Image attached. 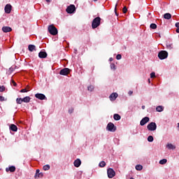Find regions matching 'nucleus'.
Segmentation results:
<instances>
[{
	"label": "nucleus",
	"instance_id": "79ce46f5",
	"mask_svg": "<svg viewBox=\"0 0 179 179\" xmlns=\"http://www.w3.org/2000/svg\"><path fill=\"white\" fill-rule=\"evenodd\" d=\"M128 94H129V96H132V94H134V92L129 91Z\"/></svg>",
	"mask_w": 179,
	"mask_h": 179
},
{
	"label": "nucleus",
	"instance_id": "39448f33",
	"mask_svg": "<svg viewBox=\"0 0 179 179\" xmlns=\"http://www.w3.org/2000/svg\"><path fill=\"white\" fill-rule=\"evenodd\" d=\"M169 57V53L165 50H162L158 53L159 59H166Z\"/></svg>",
	"mask_w": 179,
	"mask_h": 179
},
{
	"label": "nucleus",
	"instance_id": "0eeeda50",
	"mask_svg": "<svg viewBox=\"0 0 179 179\" xmlns=\"http://www.w3.org/2000/svg\"><path fill=\"white\" fill-rule=\"evenodd\" d=\"M69 73H71V69L69 68H64L59 71V75H62L63 76H66Z\"/></svg>",
	"mask_w": 179,
	"mask_h": 179
},
{
	"label": "nucleus",
	"instance_id": "603ef678",
	"mask_svg": "<svg viewBox=\"0 0 179 179\" xmlns=\"http://www.w3.org/2000/svg\"><path fill=\"white\" fill-rule=\"evenodd\" d=\"M148 83H150V78L148 79Z\"/></svg>",
	"mask_w": 179,
	"mask_h": 179
},
{
	"label": "nucleus",
	"instance_id": "72a5a7b5",
	"mask_svg": "<svg viewBox=\"0 0 179 179\" xmlns=\"http://www.w3.org/2000/svg\"><path fill=\"white\" fill-rule=\"evenodd\" d=\"M49 169H50V165L47 164V165L43 166V170L45 171H47Z\"/></svg>",
	"mask_w": 179,
	"mask_h": 179
},
{
	"label": "nucleus",
	"instance_id": "7ed1b4c3",
	"mask_svg": "<svg viewBox=\"0 0 179 179\" xmlns=\"http://www.w3.org/2000/svg\"><path fill=\"white\" fill-rule=\"evenodd\" d=\"M106 129H107V131H109L110 132H115V131H117V127H115V125H114V123L109 122L107 124Z\"/></svg>",
	"mask_w": 179,
	"mask_h": 179
},
{
	"label": "nucleus",
	"instance_id": "3c124183",
	"mask_svg": "<svg viewBox=\"0 0 179 179\" xmlns=\"http://www.w3.org/2000/svg\"><path fill=\"white\" fill-rule=\"evenodd\" d=\"M46 2H51V0H45Z\"/></svg>",
	"mask_w": 179,
	"mask_h": 179
},
{
	"label": "nucleus",
	"instance_id": "1a4fd4ad",
	"mask_svg": "<svg viewBox=\"0 0 179 179\" xmlns=\"http://www.w3.org/2000/svg\"><path fill=\"white\" fill-rule=\"evenodd\" d=\"M35 97L38 99V100H47V97L44 94L37 93L35 94Z\"/></svg>",
	"mask_w": 179,
	"mask_h": 179
},
{
	"label": "nucleus",
	"instance_id": "c03bdc74",
	"mask_svg": "<svg viewBox=\"0 0 179 179\" xmlns=\"http://www.w3.org/2000/svg\"><path fill=\"white\" fill-rule=\"evenodd\" d=\"M69 113L70 114H72V113H73V109H69Z\"/></svg>",
	"mask_w": 179,
	"mask_h": 179
},
{
	"label": "nucleus",
	"instance_id": "f3484780",
	"mask_svg": "<svg viewBox=\"0 0 179 179\" xmlns=\"http://www.w3.org/2000/svg\"><path fill=\"white\" fill-rule=\"evenodd\" d=\"M2 31L3 33H9L10 31H12V28H10V27H3Z\"/></svg>",
	"mask_w": 179,
	"mask_h": 179
},
{
	"label": "nucleus",
	"instance_id": "2eb2a0df",
	"mask_svg": "<svg viewBox=\"0 0 179 179\" xmlns=\"http://www.w3.org/2000/svg\"><path fill=\"white\" fill-rule=\"evenodd\" d=\"M41 177H43V173H40V169H37L36 171L34 178H41Z\"/></svg>",
	"mask_w": 179,
	"mask_h": 179
},
{
	"label": "nucleus",
	"instance_id": "a211bd4d",
	"mask_svg": "<svg viewBox=\"0 0 179 179\" xmlns=\"http://www.w3.org/2000/svg\"><path fill=\"white\" fill-rule=\"evenodd\" d=\"M9 128L10 131H13V132H17V126L15 124H10Z\"/></svg>",
	"mask_w": 179,
	"mask_h": 179
},
{
	"label": "nucleus",
	"instance_id": "2f4dec72",
	"mask_svg": "<svg viewBox=\"0 0 179 179\" xmlns=\"http://www.w3.org/2000/svg\"><path fill=\"white\" fill-rule=\"evenodd\" d=\"M99 167H106V162L104 161H102L99 164Z\"/></svg>",
	"mask_w": 179,
	"mask_h": 179
},
{
	"label": "nucleus",
	"instance_id": "393cba45",
	"mask_svg": "<svg viewBox=\"0 0 179 179\" xmlns=\"http://www.w3.org/2000/svg\"><path fill=\"white\" fill-rule=\"evenodd\" d=\"M142 169H143V166H142V165L141 164H138L136 166V170H137V171H141Z\"/></svg>",
	"mask_w": 179,
	"mask_h": 179
},
{
	"label": "nucleus",
	"instance_id": "a18cd8bd",
	"mask_svg": "<svg viewBox=\"0 0 179 179\" xmlns=\"http://www.w3.org/2000/svg\"><path fill=\"white\" fill-rule=\"evenodd\" d=\"M176 27H178V29H179V22L176 23Z\"/></svg>",
	"mask_w": 179,
	"mask_h": 179
},
{
	"label": "nucleus",
	"instance_id": "864d4df0",
	"mask_svg": "<svg viewBox=\"0 0 179 179\" xmlns=\"http://www.w3.org/2000/svg\"><path fill=\"white\" fill-rule=\"evenodd\" d=\"M94 1H97V0H94Z\"/></svg>",
	"mask_w": 179,
	"mask_h": 179
},
{
	"label": "nucleus",
	"instance_id": "bb28decb",
	"mask_svg": "<svg viewBox=\"0 0 179 179\" xmlns=\"http://www.w3.org/2000/svg\"><path fill=\"white\" fill-rule=\"evenodd\" d=\"M22 102H23V99L22 98H17L16 99L17 104H22Z\"/></svg>",
	"mask_w": 179,
	"mask_h": 179
},
{
	"label": "nucleus",
	"instance_id": "4c0bfd02",
	"mask_svg": "<svg viewBox=\"0 0 179 179\" xmlns=\"http://www.w3.org/2000/svg\"><path fill=\"white\" fill-rule=\"evenodd\" d=\"M0 92H5V86H0Z\"/></svg>",
	"mask_w": 179,
	"mask_h": 179
},
{
	"label": "nucleus",
	"instance_id": "5701e85b",
	"mask_svg": "<svg viewBox=\"0 0 179 179\" xmlns=\"http://www.w3.org/2000/svg\"><path fill=\"white\" fill-rule=\"evenodd\" d=\"M24 103H30V96H25L22 99Z\"/></svg>",
	"mask_w": 179,
	"mask_h": 179
},
{
	"label": "nucleus",
	"instance_id": "7c9ffc66",
	"mask_svg": "<svg viewBox=\"0 0 179 179\" xmlns=\"http://www.w3.org/2000/svg\"><path fill=\"white\" fill-rule=\"evenodd\" d=\"M166 163H167V160L166 159H163L159 161V164H166Z\"/></svg>",
	"mask_w": 179,
	"mask_h": 179
},
{
	"label": "nucleus",
	"instance_id": "de8ad7c7",
	"mask_svg": "<svg viewBox=\"0 0 179 179\" xmlns=\"http://www.w3.org/2000/svg\"><path fill=\"white\" fill-rule=\"evenodd\" d=\"M176 33H179V28L176 29Z\"/></svg>",
	"mask_w": 179,
	"mask_h": 179
},
{
	"label": "nucleus",
	"instance_id": "c756f323",
	"mask_svg": "<svg viewBox=\"0 0 179 179\" xmlns=\"http://www.w3.org/2000/svg\"><path fill=\"white\" fill-rule=\"evenodd\" d=\"M150 29H157V25L155 23H152L150 25Z\"/></svg>",
	"mask_w": 179,
	"mask_h": 179
},
{
	"label": "nucleus",
	"instance_id": "dca6fc26",
	"mask_svg": "<svg viewBox=\"0 0 179 179\" xmlns=\"http://www.w3.org/2000/svg\"><path fill=\"white\" fill-rule=\"evenodd\" d=\"M75 167H80V164H82V161L80 159H77L73 162Z\"/></svg>",
	"mask_w": 179,
	"mask_h": 179
},
{
	"label": "nucleus",
	"instance_id": "ddd939ff",
	"mask_svg": "<svg viewBox=\"0 0 179 179\" xmlns=\"http://www.w3.org/2000/svg\"><path fill=\"white\" fill-rule=\"evenodd\" d=\"M48 55L46 53L45 51L44 50H41L39 53H38V57L39 58H42L44 59Z\"/></svg>",
	"mask_w": 179,
	"mask_h": 179
},
{
	"label": "nucleus",
	"instance_id": "a878e982",
	"mask_svg": "<svg viewBox=\"0 0 179 179\" xmlns=\"http://www.w3.org/2000/svg\"><path fill=\"white\" fill-rule=\"evenodd\" d=\"M173 43L166 44V48L168 50H173Z\"/></svg>",
	"mask_w": 179,
	"mask_h": 179
},
{
	"label": "nucleus",
	"instance_id": "423d86ee",
	"mask_svg": "<svg viewBox=\"0 0 179 179\" xmlns=\"http://www.w3.org/2000/svg\"><path fill=\"white\" fill-rule=\"evenodd\" d=\"M147 129L148 131H156V129H157V125L155 122H152L148 124Z\"/></svg>",
	"mask_w": 179,
	"mask_h": 179
},
{
	"label": "nucleus",
	"instance_id": "6e6552de",
	"mask_svg": "<svg viewBox=\"0 0 179 179\" xmlns=\"http://www.w3.org/2000/svg\"><path fill=\"white\" fill-rule=\"evenodd\" d=\"M107 173L108 178H113L115 176V171L111 168L108 169Z\"/></svg>",
	"mask_w": 179,
	"mask_h": 179
},
{
	"label": "nucleus",
	"instance_id": "473e14b6",
	"mask_svg": "<svg viewBox=\"0 0 179 179\" xmlns=\"http://www.w3.org/2000/svg\"><path fill=\"white\" fill-rule=\"evenodd\" d=\"M153 140H154L153 136H149L148 137V142H153Z\"/></svg>",
	"mask_w": 179,
	"mask_h": 179
},
{
	"label": "nucleus",
	"instance_id": "8fccbe9b",
	"mask_svg": "<svg viewBox=\"0 0 179 179\" xmlns=\"http://www.w3.org/2000/svg\"><path fill=\"white\" fill-rule=\"evenodd\" d=\"M74 51H75L76 54V52H78V50L77 49H75Z\"/></svg>",
	"mask_w": 179,
	"mask_h": 179
},
{
	"label": "nucleus",
	"instance_id": "f03ea898",
	"mask_svg": "<svg viewBox=\"0 0 179 179\" xmlns=\"http://www.w3.org/2000/svg\"><path fill=\"white\" fill-rule=\"evenodd\" d=\"M48 31L52 36H57L58 34V29L54 25H50L48 27Z\"/></svg>",
	"mask_w": 179,
	"mask_h": 179
},
{
	"label": "nucleus",
	"instance_id": "58836bf2",
	"mask_svg": "<svg viewBox=\"0 0 179 179\" xmlns=\"http://www.w3.org/2000/svg\"><path fill=\"white\" fill-rule=\"evenodd\" d=\"M11 85H13V86H17V84H16V82L13 80H11Z\"/></svg>",
	"mask_w": 179,
	"mask_h": 179
},
{
	"label": "nucleus",
	"instance_id": "4468645a",
	"mask_svg": "<svg viewBox=\"0 0 179 179\" xmlns=\"http://www.w3.org/2000/svg\"><path fill=\"white\" fill-rule=\"evenodd\" d=\"M6 171L7 173L9 171H10V173H15V171H16V167H15L14 166H9L8 168L6 169Z\"/></svg>",
	"mask_w": 179,
	"mask_h": 179
},
{
	"label": "nucleus",
	"instance_id": "ea45409f",
	"mask_svg": "<svg viewBox=\"0 0 179 179\" xmlns=\"http://www.w3.org/2000/svg\"><path fill=\"white\" fill-rule=\"evenodd\" d=\"M123 13H126L127 12V10H128V9L127 8V7L126 6H124V8H123Z\"/></svg>",
	"mask_w": 179,
	"mask_h": 179
},
{
	"label": "nucleus",
	"instance_id": "cd10ccee",
	"mask_svg": "<svg viewBox=\"0 0 179 179\" xmlns=\"http://www.w3.org/2000/svg\"><path fill=\"white\" fill-rule=\"evenodd\" d=\"M110 69L115 71V69H117V66H115L114 63L110 64Z\"/></svg>",
	"mask_w": 179,
	"mask_h": 179
},
{
	"label": "nucleus",
	"instance_id": "b1692460",
	"mask_svg": "<svg viewBox=\"0 0 179 179\" xmlns=\"http://www.w3.org/2000/svg\"><path fill=\"white\" fill-rule=\"evenodd\" d=\"M163 110H164V108H163V106H159L156 108V111H157L158 113H162Z\"/></svg>",
	"mask_w": 179,
	"mask_h": 179
},
{
	"label": "nucleus",
	"instance_id": "f704fd0d",
	"mask_svg": "<svg viewBox=\"0 0 179 179\" xmlns=\"http://www.w3.org/2000/svg\"><path fill=\"white\" fill-rule=\"evenodd\" d=\"M20 93H27V92H29V90H27L26 88L21 90Z\"/></svg>",
	"mask_w": 179,
	"mask_h": 179
},
{
	"label": "nucleus",
	"instance_id": "09e8293b",
	"mask_svg": "<svg viewBox=\"0 0 179 179\" xmlns=\"http://www.w3.org/2000/svg\"><path fill=\"white\" fill-rule=\"evenodd\" d=\"M141 108H142L143 110H145V106H142Z\"/></svg>",
	"mask_w": 179,
	"mask_h": 179
},
{
	"label": "nucleus",
	"instance_id": "f257e3e1",
	"mask_svg": "<svg viewBox=\"0 0 179 179\" xmlns=\"http://www.w3.org/2000/svg\"><path fill=\"white\" fill-rule=\"evenodd\" d=\"M101 22V18L100 17H95L92 22V29H97V27L100 26Z\"/></svg>",
	"mask_w": 179,
	"mask_h": 179
},
{
	"label": "nucleus",
	"instance_id": "20e7f679",
	"mask_svg": "<svg viewBox=\"0 0 179 179\" xmlns=\"http://www.w3.org/2000/svg\"><path fill=\"white\" fill-rule=\"evenodd\" d=\"M66 12L69 14L75 13V12H76V7L75 5L71 4L70 6H67Z\"/></svg>",
	"mask_w": 179,
	"mask_h": 179
},
{
	"label": "nucleus",
	"instance_id": "6ab92c4d",
	"mask_svg": "<svg viewBox=\"0 0 179 179\" xmlns=\"http://www.w3.org/2000/svg\"><path fill=\"white\" fill-rule=\"evenodd\" d=\"M28 50L31 52H33V51H34V50H36V45H28Z\"/></svg>",
	"mask_w": 179,
	"mask_h": 179
},
{
	"label": "nucleus",
	"instance_id": "aec40b11",
	"mask_svg": "<svg viewBox=\"0 0 179 179\" xmlns=\"http://www.w3.org/2000/svg\"><path fill=\"white\" fill-rule=\"evenodd\" d=\"M113 118L115 121H120V120H121V116L119 114L115 113L113 115Z\"/></svg>",
	"mask_w": 179,
	"mask_h": 179
},
{
	"label": "nucleus",
	"instance_id": "c85d7f7f",
	"mask_svg": "<svg viewBox=\"0 0 179 179\" xmlns=\"http://www.w3.org/2000/svg\"><path fill=\"white\" fill-rule=\"evenodd\" d=\"M87 90L89 92H93V90H94V87L93 85H90L87 87Z\"/></svg>",
	"mask_w": 179,
	"mask_h": 179
},
{
	"label": "nucleus",
	"instance_id": "49530a36",
	"mask_svg": "<svg viewBox=\"0 0 179 179\" xmlns=\"http://www.w3.org/2000/svg\"><path fill=\"white\" fill-rule=\"evenodd\" d=\"M113 60H114V59H113V57L109 58V62H113Z\"/></svg>",
	"mask_w": 179,
	"mask_h": 179
},
{
	"label": "nucleus",
	"instance_id": "a19ab883",
	"mask_svg": "<svg viewBox=\"0 0 179 179\" xmlns=\"http://www.w3.org/2000/svg\"><path fill=\"white\" fill-rule=\"evenodd\" d=\"M0 101H5V97L0 96Z\"/></svg>",
	"mask_w": 179,
	"mask_h": 179
},
{
	"label": "nucleus",
	"instance_id": "9d476101",
	"mask_svg": "<svg viewBox=\"0 0 179 179\" xmlns=\"http://www.w3.org/2000/svg\"><path fill=\"white\" fill-rule=\"evenodd\" d=\"M117 97H118V94L113 92L109 96V99L110 101H115L117 100Z\"/></svg>",
	"mask_w": 179,
	"mask_h": 179
},
{
	"label": "nucleus",
	"instance_id": "9b49d317",
	"mask_svg": "<svg viewBox=\"0 0 179 179\" xmlns=\"http://www.w3.org/2000/svg\"><path fill=\"white\" fill-rule=\"evenodd\" d=\"M150 121V119L148 117H143L141 122H140V125H141V127H143V125H145V124H148V122Z\"/></svg>",
	"mask_w": 179,
	"mask_h": 179
},
{
	"label": "nucleus",
	"instance_id": "412c9836",
	"mask_svg": "<svg viewBox=\"0 0 179 179\" xmlns=\"http://www.w3.org/2000/svg\"><path fill=\"white\" fill-rule=\"evenodd\" d=\"M164 17L166 19V20H170V19H171V14L166 13L164 15Z\"/></svg>",
	"mask_w": 179,
	"mask_h": 179
},
{
	"label": "nucleus",
	"instance_id": "f8f14e48",
	"mask_svg": "<svg viewBox=\"0 0 179 179\" xmlns=\"http://www.w3.org/2000/svg\"><path fill=\"white\" fill-rule=\"evenodd\" d=\"M4 10L6 13H10V12H12V6L10 4H7L4 8Z\"/></svg>",
	"mask_w": 179,
	"mask_h": 179
},
{
	"label": "nucleus",
	"instance_id": "c9c22d12",
	"mask_svg": "<svg viewBox=\"0 0 179 179\" xmlns=\"http://www.w3.org/2000/svg\"><path fill=\"white\" fill-rule=\"evenodd\" d=\"M150 78H156V73L155 72H152L150 73Z\"/></svg>",
	"mask_w": 179,
	"mask_h": 179
},
{
	"label": "nucleus",
	"instance_id": "4be33fe9",
	"mask_svg": "<svg viewBox=\"0 0 179 179\" xmlns=\"http://www.w3.org/2000/svg\"><path fill=\"white\" fill-rule=\"evenodd\" d=\"M166 148H168L169 150H173V149H176V146H174L173 144L171 143H168L166 145Z\"/></svg>",
	"mask_w": 179,
	"mask_h": 179
},
{
	"label": "nucleus",
	"instance_id": "37998d69",
	"mask_svg": "<svg viewBox=\"0 0 179 179\" xmlns=\"http://www.w3.org/2000/svg\"><path fill=\"white\" fill-rule=\"evenodd\" d=\"M115 13L116 16H118V13H117V7L115 8Z\"/></svg>",
	"mask_w": 179,
	"mask_h": 179
},
{
	"label": "nucleus",
	"instance_id": "e433bc0d",
	"mask_svg": "<svg viewBox=\"0 0 179 179\" xmlns=\"http://www.w3.org/2000/svg\"><path fill=\"white\" fill-rule=\"evenodd\" d=\"M121 58H122V56L120 54L117 55L116 59L120 60V59H121Z\"/></svg>",
	"mask_w": 179,
	"mask_h": 179
}]
</instances>
